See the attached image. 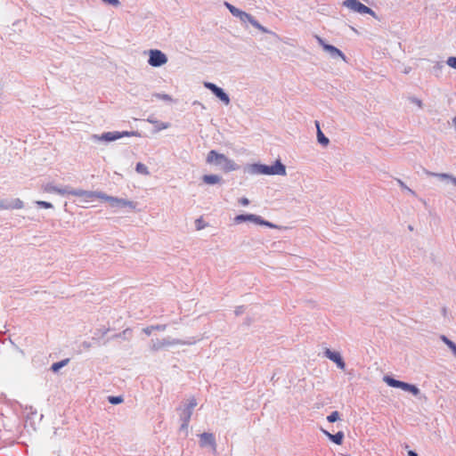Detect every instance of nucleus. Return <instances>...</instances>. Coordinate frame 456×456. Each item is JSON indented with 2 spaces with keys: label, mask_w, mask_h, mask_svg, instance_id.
Segmentation results:
<instances>
[{
  "label": "nucleus",
  "mask_w": 456,
  "mask_h": 456,
  "mask_svg": "<svg viewBox=\"0 0 456 456\" xmlns=\"http://www.w3.org/2000/svg\"><path fill=\"white\" fill-rule=\"evenodd\" d=\"M206 160L207 163L216 167L224 173L239 169V165L234 160L215 150H212L208 153Z\"/></svg>",
  "instance_id": "f03ea898"
},
{
  "label": "nucleus",
  "mask_w": 456,
  "mask_h": 456,
  "mask_svg": "<svg viewBox=\"0 0 456 456\" xmlns=\"http://www.w3.org/2000/svg\"><path fill=\"white\" fill-rule=\"evenodd\" d=\"M410 102L414 104L415 106H417L419 109H423L424 107V104H423V102L422 100H420L419 98L418 97H415V96H412L411 97L410 99Z\"/></svg>",
  "instance_id": "7c9ffc66"
},
{
  "label": "nucleus",
  "mask_w": 456,
  "mask_h": 456,
  "mask_svg": "<svg viewBox=\"0 0 456 456\" xmlns=\"http://www.w3.org/2000/svg\"><path fill=\"white\" fill-rule=\"evenodd\" d=\"M446 64L451 67L452 69H456V57H449L447 60H446Z\"/></svg>",
  "instance_id": "f704fd0d"
},
{
  "label": "nucleus",
  "mask_w": 456,
  "mask_h": 456,
  "mask_svg": "<svg viewBox=\"0 0 456 456\" xmlns=\"http://www.w3.org/2000/svg\"><path fill=\"white\" fill-rule=\"evenodd\" d=\"M101 200L107 201L109 203V206L113 208H128L132 210H134L136 208V203L132 200L109 196L103 192H102Z\"/></svg>",
  "instance_id": "423d86ee"
},
{
  "label": "nucleus",
  "mask_w": 456,
  "mask_h": 456,
  "mask_svg": "<svg viewBox=\"0 0 456 456\" xmlns=\"http://www.w3.org/2000/svg\"><path fill=\"white\" fill-rule=\"evenodd\" d=\"M110 402L111 403H119L122 402V398L121 397H110Z\"/></svg>",
  "instance_id": "ea45409f"
},
{
  "label": "nucleus",
  "mask_w": 456,
  "mask_h": 456,
  "mask_svg": "<svg viewBox=\"0 0 456 456\" xmlns=\"http://www.w3.org/2000/svg\"><path fill=\"white\" fill-rule=\"evenodd\" d=\"M435 70L441 71L443 69V63L441 61H436V65L434 66Z\"/></svg>",
  "instance_id": "a19ab883"
},
{
  "label": "nucleus",
  "mask_w": 456,
  "mask_h": 456,
  "mask_svg": "<svg viewBox=\"0 0 456 456\" xmlns=\"http://www.w3.org/2000/svg\"><path fill=\"white\" fill-rule=\"evenodd\" d=\"M239 202H240L242 206H244V207H246V206H248V205L249 204V200H248V198H245V197L240 198V199L239 200Z\"/></svg>",
  "instance_id": "4c0bfd02"
},
{
  "label": "nucleus",
  "mask_w": 456,
  "mask_h": 456,
  "mask_svg": "<svg viewBox=\"0 0 456 456\" xmlns=\"http://www.w3.org/2000/svg\"><path fill=\"white\" fill-rule=\"evenodd\" d=\"M208 226V224L203 220L202 217H200L195 220V228L197 231H201Z\"/></svg>",
  "instance_id": "bb28decb"
},
{
  "label": "nucleus",
  "mask_w": 456,
  "mask_h": 456,
  "mask_svg": "<svg viewBox=\"0 0 456 456\" xmlns=\"http://www.w3.org/2000/svg\"><path fill=\"white\" fill-rule=\"evenodd\" d=\"M339 412L335 411H332L328 417H327V420L329 422H335L337 420L339 419Z\"/></svg>",
  "instance_id": "473e14b6"
},
{
  "label": "nucleus",
  "mask_w": 456,
  "mask_h": 456,
  "mask_svg": "<svg viewBox=\"0 0 456 456\" xmlns=\"http://www.w3.org/2000/svg\"><path fill=\"white\" fill-rule=\"evenodd\" d=\"M408 456H418V454L415 452H413V451H409L408 452Z\"/></svg>",
  "instance_id": "79ce46f5"
},
{
  "label": "nucleus",
  "mask_w": 456,
  "mask_h": 456,
  "mask_svg": "<svg viewBox=\"0 0 456 456\" xmlns=\"http://www.w3.org/2000/svg\"><path fill=\"white\" fill-rule=\"evenodd\" d=\"M397 183L402 190L405 191L406 192H408L409 194H411L412 196L416 195L415 191H412L411 188H409L402 180L398 179Z\"/></svg>",
  "instance_id": "c85d7f7f"
},
{
  "label": "nucleus",
  "mask_w": 456,
  "mask_h": 456,
  "mask_svg": "<svg viewBox=\"0 0 456 456\" xmlns=\"http://www.w3.org/2000/svg\"><path fill=\"white\" fill-rule=\"evenodd\" d=\"M322 433L330 440L332 441L333 443H335L336 444H341L343 443V439H344V433L339 431L338 432L337 434L335 435H332L330 434V432H328L327 430H322Z\"/></svg>",
  "instance_id": "412c9836"
},
{
  "label": "nucleus",
  "mask_w": 456,
  "mask_h": 456,
  "mask_svg": "<svg viewBox=\"0 0 456 456\" xmlns=\"http://www.w3.org/2000/svg\"><path fill=\"white\" fill-rule=\"evenodd\" d=\"M204 86L210 90L224 105L230 104L229 95L221 87L211 82H204Z\"/></svg>",
  "instance_id": "f8f14e48"
},
{
  "label": "nucleus",
  "mask_w": 456,
  "mask_h": 456,
  "mask_svg": "<svg viewBox=\"0 0 456 456\" xmlns=\"http://www.w3.org/2000/svg\"><path fill=\"white\" fill-rule=\"evenodd\" d=\"M102 1L107 4H110L115 7H118L120 5L119 0H102Z\"/></svg>",
  "instance_id": "c9c22d12"
},
{
  "label": "nucleus",
  "mask_w": 456,
  "mask_h": 456,
  "mask_svg": "<svg viewBox=\"0 0 456 456\" xmlns=\"http://www.w3.org/2000/svg\"><path fill=\"white\" fill-rule=\"evenodd\" d=\"M200 445L203 448H209L213 453L216 452V442L212 433H202L200 435Z\"/></svg>",
  "instance_id": "ddd939ff"
},
{
  "label": "nucleus",
  "mask_w": 456,
  "mask_h": 456,
  "mask_svg": "<svg viewBox=\"0 0 456 456\" xmlns=\"http://www.w3.org/2000/svg\"><path fill=\"white\" fill-rule=\"evenodd\" d=\"M341 4L343 7L346 8L351 12L357 13L360 15L368 14L377 19L376 12L371 8L363 4L359 0H344Z\"/></svg>",
  "instance_id": "20e7f679"
},
{
  "label": "nucleus",
  "mask_w": 456,
  "mask_h": 456,
  "mask_svg": "<svg viewBox=\"0 0 456 456\" xmlns=\"http://www.w3.org/2000/svg\"><path fill=\"white\" fill-rule=\"evenodd\" d=\"M182 425H181V430H184L185 431V436H187L188 434V427H189V422H183L182 421Z\"/></svg>",
  "instance_id": "58836bf2"
},
{
  "label": "nucleus",
  "mask_w": 456,
  "mask_h": 456,
  "mask_svg": "<svg viewBox=\"0 0 456 456\" xmlns=\"http://www.w3.org/2000/svg\"><path fill=\"white\" fill-rule=\"evenodd\" d=\"M70 195L77 197L79 199V203L82 207H85L86 204L93 202L94 199H101L102 192L85 191L82 189H72Z\"/></svg>",
  "instance_id": "6e6552de"
},
{
  "label": "nucleus",
  "mask_w": 456,
  "mask_h": 456,
  "mask_svg": "<svg viewBox=\"0 0 456 456\" xmlns=\"http://www.w3.org/2000/svg\"><path fill=\"white\" fill-rule=\"evenodd\" d=\"M195 342L193 344H195L197 341H200V338H197V340H194Z\"/></svg>",
  "instance_id": "37998d69"
},
{
  "label": "nucleus",
  "mask_w": 456,
  "mask_h": 456,
  "mask_svg": "<svg viewBox=\"0 0 456 456\" xmlns=\"http://www.w3.org/2000/svg\"><path fill=\"white\" fill-rule=\"evenodd\" d=\"M69 360H62L61 362H54L51 369L53 371L57 372L61 368L64 367L68 363Z\"/></svg>",
  "instance_id": "a878e982"
},
{
  "label": "nucleus",
  "mask_w": 456,
  "mask_h": 456,
  "mask_svg": "<svg viewBox=\"0 0 456 456\" xmlns=\"http://www.w3.org/2000/svg\"><path fill=\"white\" fill-rule=\"evenodd\" d=\"M192 411L185 407L181 414V419L183 422H190Z\"/></svg>",
  "instance_id": "393cba45"
},
{
  "label": "nucleus",
  "mask_w": 456,
  "mask_h": 456,
  "mask_svg": "<svg viewBox=\"0 0 456 456\" xmlns=\"http://www.w3.org/2000/svg\"><path fill=\"white\" fill-rule=\"evenodd\" d=\"M428 174L431 176L437 177L440 180L450 182L452 184L456 185V177L453 176L452 175L446 174V173H432V172H429Z\"/></svg>",
  "instance_id": "aec40b11"
},
{
  "label": "nucleus",
  "mask_w": 456,
  "mask_h": 456,
  "mask_svg": "<svg viewBox=\"0 0 456 456\" xmlns=\"http://www.w3.org/2000/svg\"><path fill=\"white\" fill-rule=\"evenodd\" d=\"M202 182L205 183V184H208V185H216V184H222L223 183V179L220 175H204L202 177Z\"/></svg>",
  "instance_id": "f3484780"
},
{
  "label": "nucleus",
  "mask_w": 456,
  "mask_h": 456,
  "mask_svg": "<svg viewBox=\"0 0 456 456\" xmlns=\"http://www.w3.org/2000/svg\"><path fill=\"white\" fill-rule=\"evenodd\" d=\"M242 22H249L253 27L259 29L263 33H270V31L263 27L252 15L249 13L240 11L237 16Z\"/></svg>",
  "instance_id": "4468645a"
},
{
  "label": "nucleus",
  "mask_w": 456,
  "mask_h": 456,
  "mask_svg": "<svg viewBox=\"0 0 456 456\" xmlns=\"http://www.w3.org/2000/svg\"><path fill=\"white\" fill-rule=\"evenodd\" d=\"M224 5L231 12V13L232 15H234L235 17H237L240 14V11H241V10L236 8L235 6H233L232 4L227 3V2L224 3Z\"/></svg>",
  "instance_id": "cd10ccee"
},
{
  "label": "nucleus",
  "mask_w": 456,
  "mask_h": 456,
  "mask_svg": "<svg viewBox=\"0 0 456 456\" xmlns=\"http://www.w3.org/2000/svg\"><path fill=\"white\" fill-rule=\"evenodd\" d=\"M139 133L135 131H113V132H106L102 134H93L91 136V140L94 142H111L121 139L123 137H132V136H139Z\"/></svg>",
  "instance_id": "7ed1b4c3"
},
{
  "label": "nucleus",
  "mask_w": 456,
  "mask_h": 456,
  "mask_svg": "<svg viewBox=\"0 0 456 456\" xmlns=\"http://www.w3.org/2000/svg\"><path fill=\"white\" fill-rule=\"evenodd\" d=\"M244 173L250 175H287L286 167L281 162L276 160L273 165L267 166L260 163L248 164L244 167Z\"/></svg>",
  "instance_id": "f257e3e1"
},
{
  "label": "nucleus",
  "mask_w": 456,
  "mask_h": 456,
  "mask_svg": "<svg viewBox=\"0 0 456 456\" xmlns=\"http://www.w3.org/2000/svg\"><path fill=\"white\" fill-rule=\"evenodd\" d=\"M197 405V403L194 399L191 400L188 405L186 406L187 409L193 411L194 407Z\"/></svg>",
  "instance_id": "e433bc0d"
},
{
  "label": "nucleus",
  "mask_w": 456,
  "mask_h": 456,
  "mask_svg": "<svg viewBox=\"0 0 456 456\" xmlns=\"http://www.w3.org/2000/svg\"><path fill=\"white\" fill-rule=\"evenodd\" d=\"M154 330H165V326H160V325H157V326H151V327H147V328L143 329L142 330H143V332H144L146 335L150 336V335L152 333V331H153Z\"/></svg>",
  "instance_id": "c756f323"
},
{
  "label": "nucleus",
  "mask_w": 456,
  "mask_h": 456,
  "mask_svg": "<svg viewBox=\"0 0 456 456\" xmlns=\"http://www.w3.org/2000/svg\"><path fill=\"white\" fill-rule=\"evenodd\" d=\"M316 126H317V139H318V142L326 146L328 143H329V139L322 134V132L321 131L320 127H319V124L316 123Z\"/></svg>",
  "instance_id": "b1692460"
},
{
  "label": "nucleus",
  "mask_w": 456,
  "mask_h": 456,
  "mask_svg": "<svg viewBox=\"0 0 456 456\" xmlns=\"http://www.w3.org/2000/svg\"><path fill=\"white\" fill-rule=\"evenodd\" d=\"M195 341H182L179 339L163 338L151 341V349L152 351H159L164 347L175 345H193Z\"/></svg>",
  "instance_id": "9d476101"
},
{
  "label": "nucleus",
  "mask_w": 456,
  "mask_h": 456,
  "mask_svg": "<svg viewBox=\"0 0 456 456\" xmlns=\"http://www.w3.org/2000/svg\"><path fill=\"white\" fill-rule=\"evenodd\" d=\"M324 355L330 361L336 363L337 367L340 370H345L346 363L342 358V355L339 352L332 351L329 348H326L324 351Z\"/></svg>",
  "instance_id": "2eb2a0df"
},
{
  "label": "nucleus",
  "mask_w": 456,
  "mask_h": 456,
  "mask_svg": "<svg viewBox=\"0 0 456 456\" xmlns=\"http://www.w3.org/2000/svg\"><path fill=\"white\" fill-rule=\"evenodd\" d=\"M45 191L46 192H53V193H57V194H60V195H70V191H72V189L69 188V187H58V186H54L53 184H47L45 185Z\"/></svg>",
  "instance_id": "dca6fc26"
},
{
  "label": "nucleus",
  "mask_w": 456,
  "mask_h": 456,
  "mask_svg": "<svg viewBox=\"0 0 456 456\" xmlns=\"http://www.w3.org/2000/svg\"><path fill=\"white\" fill-rule=\"evenodd\" d=\"M383 380L389 387L400 388L403 391L411 393V395H413L415 396L419 395L420 393V391L417 386L395 379L394 378H392L390 376H385L383 378Z\"/></svg>",
  "instance_id": "0eeeda50"
},
{
  "label": "nucleus",
  "mask_w": 456,
  "mask_h": 456,
  "mask_svg": "<svg viewBox=\"0 0 456 456\" xmlns=\"http://www.w3.org/2000/svg\"><path fill=\"white\" fill-rule=\"evenodd\" d=\"M154 96L165 102H173V98L167 94H155Z\"/></svg>",
  "instance_id": "2f4dec72"
},
{
  "label": "nucleus",
  "mask_w": 456,
  "mask_h": 456,
  "mask_svg": "<svg viewBox=\"0 0 456 456\" xmlns=\"http://www.w3.org/2000/svg\"><path fill=\"white\" fill-rule=\"evenodd\" d=\"M36 204L44 208H53V207L52 203L44 200H37Z\"/></svg>",
  "instance_id": "72a5a7b5"
},
{
  "label": "nucleus",
  "mask_w": 456,
  "mask_h": 456,
  "mask_svg": "<svg viewBox=\"0 0 456 456\" xmlns=\"http://www.w3.org/2000/svg\"><path fill=\"white\" fill-rule=\"evenodd\" d=\"M440 339L448 346L452 354L456 357V344L444 335H442Z\"/></svg>",
  "instance_id": "4be33fe9"
},
{
  "label": "nucleus",
  "mask_w": 456,
  "mask_h": 456,
  "mask_svg": "<svg viewBox=\"0 0 456 456\" xmlns=\"http://www.w3.org/2000/svg\"><path fill=\"white\" fill-rule=\"evenodd\" d=\"M147 121L149 123L154 125V127H155L154 131H155V133H158V132H159L161 130H165V129H167V128L170 127V124L169 123L162 122V121L151 118H148Z\"/></svg>",
  "instance_id": "6ab92c4d"
},
{
  "label": "nucleus",
  "mask_w": 456,
  "mask_h": 456,
  "mask_svg": "<svg viewBox=\"0 0 456 456\" xmlns=\"http://www.w3.org/2000/svg\"><path fill=\"white\" fill-rule=\"evenodd\" d=\"M244 222H250L257 225H264L273 229L278 228L276 224L264 220L260 216L256 214H240L233 218L234 224H240Z\"/></svg>",
  "instance_id": "39448f33"
},
{
  "label": "nucleus",
  "mask_w": 456,
  "mask_h": 456,
  "mask_svg": "<svg viewBox=\"0 0 456 456\" xmlns=\"http://www.w3.org/2000/svg\"><path fill=\"white\" fill-rule=\"evenodd\" d=\"M317 41L330 58L334 60L341 59L345 62L347 61L346 55L338 48L325 43L324 40L319 37H317Z\"/></svg>",
  "instance_id": "9b49d317"
},
{
  "label": "nucleus",
  "mask_w": 456,
  "mask_h": 456,
  "mask_svg": "<svg viewBox=\"0 0 456 456\" xmlns=\"http://www.w3.org/2000/svg\"><path fill=\"white\" fill-rule=\"evenodd\" d=\"M23 207V201L18 198L1 205V208L5 209H21Z\"/></svg>",
  "instance_id": "a211bd4d"
},
{
  "label": "nucleus",
  "mask_w": 456,
  "mask_h": 456,
  "mask_svg": "<svg viewBox=\"0 0 456 456\" xmlns=\"http://www.w3.org/2000/svg\"><path fill=\"white\" fill-rule=\"evenodd\" d=\"M148 56V64L154 68L161 67L168 61L167 54L158 49L149 50Z\"/></svg>",
  "instance_id": "1a4fd4ad"
},
{
  "label": "nucleus",
  "mask_w": 456,
  "mask_h": 456,
  "mask_svg": "<svg viewBox=\"0 0 456 456\" xmlns=\"http://www.w3.org/2000/svg\"><path fill=\"white\" fill-rule=\"evenodd\" d=\"M135 170L138 174L143 175H149L150 171L146 165H144L142 162H138L135 166Z\"/></svg>",
  "instance_id": "5701e85b"
}]
</instances>
